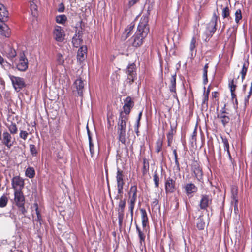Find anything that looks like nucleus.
<instances>
[{"label": "nucleus", "mask_w": 252, "mask_h": 252, "mask_svg": "<svg viewBox=\"0 0 252 252\" xmlns=\"http://www.w3.org/2000/svg\"><path fill=\"white\" fill-rule=\"evenodd\" d=\"M147 23V21L145 18L139 22L136 32L130 39L132 46L138 47L142 44L144 39L149 32V28Z\"/></svg>", "instance_id": "nucleus-1"}, {"label": "nucleus", "mask_w": 252, "mask_h": 252, "mask_svg": "<svg viewBox=\"0 0 252 252\" xmlns=\"http://www.w3.org/2000/svg\"><path fill=\"white\" fill-rule=\"evenodd\" d=\"M128 120V116L124 115V113L120 112L118 123V134L119 141L123 144H125L126 122Z\"/></svg>", "instance_id": "nucleus-2"}, {"label": "nucleus", "mask_w": 252, "mask_h": 252, "mask_svg": "<svg viewBox=\"0 0 252 252\" xmlns=\"http://www.w3.org/2000/svg\"><path fill=\"white\" fill-rule=\"evenodd\" d=\"M13 88L18 92L26 86V84L23 78L16 77L12 75H8Z\"/></svg>", "instance_id": "nucleus-3"}, {"label": "nucleus", "mask_w": 252, "mask_h": 252, "mask_svg": "<svg viewBox=\"0 0 252 252\" xmlns=\"http://www.w3.org/2000/svg\"><path fill=\"white\" fill-rule=\"evenodd\" d=\"M218 17L215 12H214L211 21L207 26L206 32L209 36H212L216 31V26Z\"/></svg>", "instance_id": "nucleus-4"}, {"label": "nucleus", "mask_w": 252, "mask_h": 252, "mask_svg": "<svg viewBox=\"0 0 252 252\" xmlns=\"http://www.w3.org/2000/svg\"><path fill=\"white\" fill-rule=\"evenodd\" d=\"M53 36L56 41L63 42L65 37V33L63 28L59 26H55L53 31Z\"/></svg>", "instance_id": "nucleus-5"}, {"label": "nucleus", "mask_w": 252, "mask_h": 252, "mask_svg": "<svg viewBox=\"0 0 252 252\" xmlns=\"http://www.w3.org/2000/svg\"><path fill=\"white\" fill-rule=\"evenodd\" d=\"M126 205V200L122 199L121 198L118 204V208L117 209L119 225L120 227H121L122 226V223L124 217V211Z\"/></svg>", "instance_id": "nucleus-6"}, {"label": "nucleus", "mask_w": 252, "mask_h": 252, "mask_svg": "<svg viewBox=\"0 0 252 252\" xmlns=\"http://www.w3.org/2000/svg\"><path fill=\"white\" fill-rule=\"evenodd\" d=\"M126 73L127 78L126 80L129 84H131L136 78L135 65L134 63L129 65L126 69Z\"/></svg>", "instance_id": "nucleus-7"}, {"label": "nucleus", "mask_w": 252, "mask_h": 252, "mask_svg": "<svg viewBox=\"0 0 252 252\" xmlns=\"http://www.w3.org/2000/svg\"><path fill=\"white\" fill-rule=\"evenodd\" d=\"M11 184L14 191H21L24 186V181L20 176H17L12 179Z\"/></svg>", "instance_id": "nucleus-8"}, {"label": "nucleus", "mask_w": 252, "mask_h": 252, "mask_svg": "<svg viewBox=\"0 0 252 252\" xmlns=\"http://www.w3.org/2000/svg\"><path fill=\"white\" fill-rule=\"evenodd\" d=\"M15 139L13 138L11 135L7 131L2 133V144L5 146L8 149H10L13 145Z\"/></svg>", "instance_id": "nucleus-9"}, {"label": "nucleus", "mask_w": 252, "mask_h": 252, "mask_svg": "<svg viewBox=\"0 0 252 252\" xmlns=\"http://www.w3.org/2000/svg\"><path fill=\"white\" fill-rule=\"evenodd\" d=\"M124 103L123 111L121 112H123L124 115L127 116L134 106V102L130 96H127L124 100Z\"/></svg>", "instance_id": "nucleus-10"}, {"label": "nucleus", "mask_w": 252, "mask_h": 252, "mask_svg": "<svg viewBox=\"0 0 252 252\" xmlns=\"http://www.w3.org/2000/svg\"><path fill=\"white\" fill-rule=\"evenodd\" d=\"M73 91H77L78 95L82 96L84 89V84L81 79H77L73 84Z\"/></svg>", "instance_id": "nucleus-11"}, {"label": "nucleus", "mask_w": 252, "mask_h": 252, "mask_svg": "<svg viewBox=\"0 0 252 252\" xmlns=\"http://www.w3.org/2000/svg\"><path fill=\"white\" fill-rule=\"evenodd\" d=\"M165 189L166 193H173L176 190L175 181L172 178H168L165 182Z\"/></svg>", "instance_id": "nucleus-12"}, {"label": "nucleus", "mask_w": 252, "mask_h": 252, "mask_svg": "<svg viewBox=\"0 0 252 252\" xmlns=\"http://www.w3.org/2000/svg\"><path fill=\"white\" fill-rule=\"evenodd\" d=\"M28 67V62L27 59L25 57L24 54L21 55L19 62L17 65V68L21 71H24L26 70Z\"/></svg>", "instance_id": "nucleus-13"}, {"label": "nucleus", "mask_w": 252, "mask_h": 252, "mask_svg": "<svg viewBox=\"0 0 252 252\" xmlns=\"http://www.w3.org/2000/svg\"><path fill=\"white\" fill-rule=\"evenodd\" d=\"M211 202L212 198L210 196L206 194L202 195L199 203L200 209L203 210L206 209Z\"/></svg>", "instance_id": "nucleus-14"}, {"label": "nucleus", "mask_w": 252, "mask_h": 252, "mask_svg": "<svg viewBox=\"0 0 252 252\" xmlns=\"http://www.w3.org/2000/svg\"><path fill=\"white\" fill-rule=\"evenodd\" d=\"M176 73L172 75L170 79V83L169 86V89L171 93H173V96L177 99V94L176 93Z\"/></svg>", "instance_id": "nucleus-15"}, {"label": "nucleus", "mask_w": 252, "mask_h": 252, "mask_svg": "<svg viewBox=\"0 0 252 252\" xmlns=\"http://www.w3.org/2000/svg\"><path fill=\"white\" fill-rule=\"evenodd\" d=\"M14 202L16 206L25 204V197L21 191H14Z\"/></svg>", "instance_id": "nucleus-16"}, {"label": "nucleus", "mask_w": 252, "mask_h": 252, "mask_svg": "<svg viewBox=\"0 0 252 252\" xmlns=\"http://www.w3.org/2000/svg\"><path fill=\"white\" fill-rule=\"evenodd\" d=\"M87 48L86 46H81L78 50L77 52V60L80 63L85 60L86 58Z\"/></svg>", "instance_id": "nucleus-17"}, {"label": "nucleus", "mask_w": 252, "mask_h": 252, "mask_svg": "<svg viewBox=\"0 0 252 252\" xmlns=\"http://www.w3.org/2000/svg\"><path fill=\"white\" fill-rule=\"evenodd\" d=\"M137 199V196L129 195V200L128 203L129 205V210L130 212V216L131 217V221L133 220V210L135 206V203Z\"/></svg>", "instance_id": "nucleus-18"}, {"label": "nucleus", "mask_w": 252, "mask_h": 252, "mask_svg": "<svg viewBox=\"0 0 252 252\" xmlns=\"http://www.w3.org/2000/svg\"><path fill=\"white\" fill-rule=\"evenodd\" d=\"M10 33L9 28L4 22H1V23L0 24V34L3 36L9 37Z\"/></svg>", "instance_id": "nucleus-19"}, {"label": "nucleus", "mask_w": 252, "mask_h": 252, "mask_svg": "<svg viewBox=\"0 0 252 252\" xmlns=\"http://www.w3.org/2000/svg\"><path fill=\"white\" fill-rule=\"evenodd\" d=\"M134 28V24L132 23L130 24L125 29L122 35V39L123 40H126L132 33Z\"/></svg>", "instance_id": "nucleus-20"}, {"label": "nucleus", "mask_w": 252, "mask_h": 252, "mask_svg": "<svg viewBox=\"0 0 252 252\" xmlns=\"http://www.w3.org/2000/svg\"><path fill=\"white\" fill-rule=\"evenodd\" d=\"M8 16V12L5 7L0 3V20L1 22H5L7 20Z\"/></svg>", "instance_id": "nucleus-21"}, {"label": "nucleus", "mask_w": 252, "mask_h": 252, "mask_svg": "<svg viewBox=\"0 0 252 252\" xmlns=\"http://www.w3.org/2000/svg\"><path fill=\"white\" fill-rule=\"evenodd\" d=\"M222 17L223 19L225 20L224 22H223V26L222 29H223L226 23V21L231 19L230 15L229 8H228V6L223 7L222 9Z\"/></svg>", "instance_id": "nucleus-22"}, {"label": "nucleus", "mask_w": 252, "mask_h": 252, "mask_svg": "<svg viewBox=\"0 0 252 252\" xmlns=\"http://www.w3.org/2000/svg\"><path fill=\"white\" fill-rule=\"evenodd\" d=\"M141 214L142 225L143 229H145L148 224V218L146 210L143 208L140 209Z\"/></svg>", "instance_id": "nucleus-23"}, {"label": "nucleus", "mask_w": 252, "mask_h": 252, "mask_svg": "<svg viewBox=\"0 0 252 252\" xmlns=\"http://www.w3.org/2000/svg\"><path fill=\"white\" fill-rule=\"evenodd\" d=\"M185 189L187 194H190L196 192L197 190V187L193 183H188L185 187Z\"/></svg>", "instance_id": "nucleus-24"}, {"label": "nucleus", "mask_w": 252, "mask_h": 252, "mask_svg": "<svg viewBox=\"0 0 252 252\" xmlns=\"http://www.w3.org/2000/svg\"><path fill=\"white\" fill-rule=\"evenodd\" d=\"M227 114H224V112H222V113H219L217 115L218 118L220 120L224 127L226 126L230 121V117Z\"/></svg>", "instance_id": "nucleus-25"}, {"label": "nucleus", "mask_w": 252, "mask_h": 252, "mask_svg": "<svg viewBox=\"0 0 252 252\" xmlns=\"http://www.w3.org/2000/svg\"><path fill=\"white\" fill-rule=\"evenodd\" d=\"M192 170L195 177L198 181H201L202 179V171L198 164L194 165L192 167Z\"/></svg>", "instance_id": "nucleus-26"}, {"label": "nucleus", "mask_w": 252, "mask_h": 252, "mask_svg": "<svg viewBox=\"0 0 252 252\" xmlns=\"http://www.w3.org/2000/svg\"><path fill=\"white\" fill-rule=\"evenodd\" d=\"M136 232L138 233V237L139 238V242L140 244L141 245L143 244H145L146 237L144 233L145 229H143V230L142 231L140 228L137 224H136Z\"/></svg>", "instance_id": "nucleus-27"}, {"label": "nucleus", "mask_w": 252, "mask_h": 252, "mask_svg": "<svg viewBox=\"0 0 252 252\" xmlns=\"http://www.w3.org/2000/svg\"><path fill=\"white\" fill-rule=\"evenodd\" d=\"M222 142L223 144V147L225 151L227 152V154L230 160L232 158L229 151V144L227 138L226 137L221 136Z\"/></svg>", "instance_id": "nucleus-28"}, {"label": "nucleus", "mask_w": 252, "mask_h": 252, "mask_svg": "<svg viewBox=\"0 0 252 252\" xmlns=\"http://www.w3.org/2000/svg\"><path fill=\"white\" fill-rule=\"evenodd\" d=\"M116 180L117 186H123L124 182L123 181V175L122 171L118 169L116 175Z\"/></svg>", "instance_id": "nucleus-29"}, {"label": "nucleus", "mask_w": 252, "mask_h": 252, "mask_svg": "<svg viewBox=\"0 0 252 252\" xmlns=\"http://www.w3.org/2000/svg\"><path fill=\"white\" fill-rule=\"evenodd\" d=\"M81 38L82 37L80 35H78L77 34H75L74 35L72 40V43L74 47H78L80 45V44L82 42Z\"/></svg>", "instance_id": "nucleus-30"}, {"label": "nucleus", "mask_w": 252, "mask_h": 252, "mask_svg": "<svg viewBox=\"0 0 252 252\" xmlns=\"http://www.w3.org/2000/svg\"><path fill=\"white\" fill-rule=\"evenodd\" d=\"M231 204L233 203V201L238 202L237 199V195H238V189L236 187L233 186L231 187Z\"/></svg>", "instance_id": "nucleus-31"}, {"label": "nucleus", "mask_w": 252, "mask_h": 252, "mask_svg": "<svg viewBox=\"0 0 252 252\" xmlns=\"http://www.w3.org/2000/svg\"><path fill=\"white\" fill-rule=\"evenodd\" d=\"M249 66V63L248 62H245L243 65V67L241 71H240V74H241L242 80L243 81L244 79L246 74L247 72L248 68Z\"/></svg>", "instance_id": "nucleus-32"}, {"label": "nucleus", "mask_w": 252, "mask_h": 252, "mask_svg": "<svg viewBox=\"0 0 252 252\" xmlns=\"http://www.w3.org/2000/svg\"><path fill=\"white\" fill-rule=\"evenodd\" d=\"M35 174V170L33 167H29L25 171V175L30 178H32Z\"/></svg>", "instance_id": "nucleus-33"}, {"label": "nucleus", "mask_w": 252, "mask_h": 252, "mask_svg": "<svg viewBox=\"0 0 252 252\" xmlns=\"http://www.w3.org/2000/svg\"><path fill=\"white\" fill-rule=\"evenodd\" d=\"M7 128L10 132V134H15L18 132V129L17 127V126L15 123H11L9 125Z\"/></svg>", "instance_id": "nucleus-34"}, {"label": "nucleus", "mask_w": 252, "mask_h": 252, "mask_svg": "<svg viewBox=\"0 0 252 252\" xmlns=\"http://www.w3.org/2000/svg\"><path fill=\"white\" fill-rule=\"evenodd\" d=\"M173 153L174 157L175 163V165H176V170H177V172H179L180 171V163L178 161V155H177L176 149L173 150Z\"/></svg>", "instance_id": "nucleus-35"}, {"label": "nucleus", "mask_w": 252, "mask_h": 252, "mask_svg": "<svg viewBox=\"0 0 252 252\" xmlns=\"http://www.w3.org/2000/svg\"><path fill=\"white\" fill-rule=\"evenodd\" d=\"M8 200L7 197L5 195H3L0 198V208L5 207L7 204Z\"/></svg>", "instance_id": "nucleus-36"}, {"label": "nucleus", "mask_w": 252, "mask_h": 252, "mask_svg": "<svg viewBox=\"0 0 252 252\" xmlns=\"http://www.w3.org/2000/svg\"><path fill=\"white\" fill-rule=\"evenodd\" d=\"M66 17L64 15H58L56 18V22L63 24L66 21Z\"/></svg>", "instance_id": "nucleus-37"}, {"label": "nucleus", "mask_w": 252, "mask_h": 252, "mask_svg": "<svg viewBox=\"0 0 252 252\" xmlns=\"http://www.w3.org/2000/svg\"><path fill=\"white\" fill-rule=\"evenodd\" d=\"M162 147V141L161 139H158L156 143V148H155L156 152L157 153H159L161 151Z\"/></svg>", "instance_id": "nucleus-38"}, {"label": "nucleus", "mask_w": 252, "mask_h": 252, "mask_svg": "<svg viewBox=\"0 0 252 252\" xmlns=\"http://www.w3.org/2000/svg\"><path fill=\"white\" fill-rule=\"evenodd\" d=\"M235 20L236 23H239L240 20L242 19L241 10L240 9H237L235 13Z\"/></svg>", "instance_id": "nucleus-39"}, {"label": "nucleus", "mask_w": 252, "mask_h": 252, "mask_svg": "<svg viewBox=\"0 0 252 252\" xmlns=\"http://www.w3.org/2000/svg\"><path fill=\"white\" fill-rule=\"evenodd\" d=\"M137 186L134 185L131 187L128 194L129 195L137 196Z\"/></svg>", "instance_id": "nucleus-40"}, {"label": "nucleus", "mask_w": 252, "mask_h": 252, "mask_svg": "<svg viewBox=\"0 0 252 252\" xmlns=\"http://www.w3.org/2000/svg\"><path fill=\"white\" fill-rule=\"evenodd\" d=\"M33 207L35 209L36 214L37 215V220L40 222L41 220V215H40V212L38 210V204L37 203H34L33 204Z\"/></svg>", "instance_id": "nucleus-41"}, {"label": "nucleus", "mask_w": 252, "mask_h": 252, "mask_svg": "<svg viewBox=\"0 0 252 252\" xmlns=\"http://www.w3.org/2000/svg\"><path fill=\"white\" fill-rule=\"evenodd\" d=\"M196 226L199 230H203L205 227V222L202 219H198L196 224Z\"/></svg>", "instance_id": "nucleus-42"}, {"label": "nucleus", "mask_w": 252, "mask_h": 252, "mask_svg": "<svg viewBox=\"0 0 252 252\" xmlns=\"http://www.w3.org/2000/svg\"><path fill=\"white\" fill-rule=\"evenodd\" d=\"M30 151L31 154L32 155V156L34 157L37 156V151L34 145H30Z\"/></svg>", "instance_id": "nucleus-43"}, {"label": "nucleus", "mask_w": 252, "mask_h": 252, "mask_svg": "<svg viewBox=\"0 0 252 252\" xmlns=\"http://www.w3.org/2000/svg\"><path fill=\"white\" fill-rule=\"evenodd\" d=\"M196 39L195 37H193L191 39L190 44V46H189L190 50L191 52H193V51L196 47Z\"/></svg>", "instance_id": "nucleus-44"}, {"label": "nucleus", "mask_w": 252, "mask_h": 252, "mask_svg": "<svg viewBox=\"0 0 252 252\" xmlns=\"http://www.w3.org/2000/svg\"><path fill=\"white\" fill-rule=\"evenodd\" d=\"M153 180L154 182L155 187L158 188L159 187V178L156 172L154 173V174L153 175Z\"/></svg>", "instance_id": "nucleus-45"}, {"label": "nucleus", "mask_w": 252, "mask_h": 252, "mask_svg": "<svg viewBox=\"0 0 252 252\" xmlns=\"http://www.w3.org/2000/svg\"><path fill=\"white\" fill-rule=\"evenodd\" d=\"M173 130L171 129L170 131L167 134V138L168 140V146H170L173 140Z\"/></svg>", "instance_id": "nucleus-46"}, {"label": "nucleus", "mask_w": 252, "mask_h": 252, "mask_svg": "<svg viewBox=\"0 0 252 252\" xmlns=\"http://www.w3.org/2000/svg\"><path fill=\"white\" fill-rule=\"evenodd\" d=\"M228 86L230 88V92H233V91H235V89L236 88V85L235 84H234L233 79L231 80L230 81H229Z\"/></svg>", "instance_id": "nucleus-47"}, {"label": "nucleus", "mask_w": 252, "mask_h": 252, "mask_svg": "<svg viewBox=\"0 0 252 252\" xmlns=\"http://www.w3.org/2000/svg\"><path fill=\"white\" fill-rule=\"evenodd\" d=\"M28 136V133L26 131L21 130L19 133V136L20 138L24 140H26Z\"/></svg>", "instance_id": "nucleus-48"}, {"label": "nucleus", "mask_w": 252, "mask_h": 252, "mask_svg": "<svg viewBox=\"0 0 252 252\" xmlns=\"http://www.w3.org/2000/svg\"><path fill=\"white\" fill-rule=\"evenodd\" d=\"M57 60L59 64L62 65L64 63V59L61 54L57 55Z\"/></svg>", "instance_id": "nucleus-49"}, {"label": "nucleus", "mask_w": 252, "mask_h": 252, "mask_svg": "<svg viewBox=\"0 0 252 252\" xmlns=\"http://www.w3.org/2000/svg\"><path fill=\"white\" fill-rule=\"evenodd\" d=\"M252 94V82L251 83V87L250 88V90H249L248 94L247 96V97H245V105H246L247 103H248L249 97Z\"/></svg>", "instance_id": "nucleus-50"}, {"label": "nucleus", "mask_w": 252, "mask_h": 252, "mask_svg": "<svg viewBox=\"0 0 252 252\" xmlns=\"http://www.w3.org/2000/svg\"><path fill=\"white\" fill-rule=\"evenodd\" d=\"M17 206L19 208V210L22 214L25 215L27 213V210L25 208L24 204H22Z\"/></svg>", "instance_id": "nucleus-51"}, {"label": "nucleus", "mask_w": 252, "mask_h": 252, "mask_svg": "<svg viewBox=\"0 0 252 252\" xmlns=\"http://www.w3.org/2000/svg\"><path fill=\"white\" fill-rule=\"evenodd\" d=\"M207 70H203V83L206 84L208 82L207 78Z\"/></svg>", "instance_id": "nucleus-52"}, {"label": "nucleus", "mask_w": 252, "mask_h": 252, "mask_svg": "<svg viewBox=\"0 0 252 252\" xmlns=\"http://www.w3.org/2000/svg\"><path fill=\"white\" fill-rule=\"evenodd\" d=\"M231 204L234 206V211L235 213H237L238 212V202L233 201V203Z\"/></svg>", "instance_id": "nucleus-53"}, {"label": "nucleus", "mask_w": 252, "mask_h": 252, "mask_svg": "<svg viewBox=\"0 0 252 252\" xmlns=\"http://www.w3.org/2000/svg\"><path fill=\"white\" fill-rule=\"evenodd\" d=\"M89 148H90V152L91 156L93 157L94 154V146L93 143L91 144H89Z\"/></svg>", "instance_id": "nucleus-54"}, {"label": "nucleus", "mask_w": 252, "mask_h": 252, "mask_svg": "<svg viewBox=\"0 0 252 252\" xmlns=\"http://www.w3.org/2000/svg\"><path fill=\"white\" fill-rule=\"evenodd\" d=\"M139 126H140V123H136V124H135V126H134V130H135V132L136 133V135L137 136H139V130H138V129H139Z\"/></svg>", "instance_id": "nucleus-55"}, {"label": "nucleus", "mask_w": 252, "mask_h": 252, "mask_svg": "<svg viewBox=\"0 0 252 252\" xmlns=\"http://www.w3.org/2000/svg\"><path fill=\"white\" fill-rule=\"evenodd\" d=\"M139 0H129L128 5L131 7L136 4Z\"/></svg>", "instance_id": "nucleus-56"}, {"label": "nucleus", "mask_w": 252, "mask_h": 252, "mask_svg": "<svg viewBox=\"0 0 252 252\" xmlns=\"http://www.w3.org/2000/svg\"><path fill=\"white\" fill-rule=\"evenodd\" d=\"M204 97L202 100V104H205L206 103L207 104V102L208 100V94H205V93H204Z\"/></svg>", "instance_id": "nucleus-57"}, {"label": "nucleus", "mask_w": 252, "mask_h": 252, "mask_svg": "<svg viewBox=\"0 0 252 252\" xmlns=\"http://www.w3.org/2000/svg\"><path fill=\"white\" fill-rule=\"evenodd\" d=\"M64 6L63 3L60 4L59 7L58 8V11L59 12H63L64 11Z\"/></svg>", "instance_id": "nucleus-58"}, {"label": "nucleus", "mask_w": 252, "mask_h": 252, "mask_svg": "<svg viewBox=\"0 0 252 252\" xmlns=\"http://www.w3.org/2000/svg\"><path fill=\"white\" fill-rule=\"evenodd\" d=\"M158 204V200L157 199H153V201H152V207H156V206H157Z\"/></svg>", "instance_id": "nucleus-59"}, {"label": "nucleus", "mask_w": 252, "mask_h": 252, "mask_svg": "<svg viewBox=\"0 0 252 252\" xmlns=\"http://www.w3.org/2000/svg\"><path fill=\"white\" fill-rule=\"evenodd\" d=\"M142 115V111H140L138 114V118L136 120L137 123H140V121L141 119Z\"/></svg>", "instance_id": "nucleus-60"}, {"label": "nucleus", "mask_w": 252, "mask_h": 252, "mask_svg": "<svg viewBox=\"0 0 252 252\" xmlns=\"http://www.w3.org/2000/svg\"><path fill=\"white\" fill-rule=\"evenodd\" d=\"M5 62H6L5 61L3 58L0 55V64L1 66H3Z\"/></svg>", "instance_id": "nucleus-61"}, {"label": "nucleus", "mask_w": 252, "mask_h": 252, "mask_svg": "<svg viewBox=\"0 0 252 252\" xmlns=\"http://www.w3.org/2000/svg\"><path fill=\"white\" fill-rule=\"evenodd\" d=\"M118 192L119 194H122L123 193V186H117Z\"/></svg>", "instance_id": "nucleus-62"}, {"label": "nucleus", "mask_w": 252, "mask_h": 252, "mask_svg": "<svg viewBox=\"0 0 252 252\" xmlns=\"http://www.w3.org/2000/svg\"><path fill=\"white\" fill-rule=\"evenodd\" d=\"M16 56V51L13 50V51L11 50V54L9 55V56L11 58H14Z\"/></svg>", "instance_id": "nucleus-63"}, {"label": "nucleus", "mask_w": 252, "mask_h": 252, "mask_svg": "<svg viewBox=\"0 0 252 252\" xmlns=\"http://www.w3.org/2000/svg\"><path fill=\"white\" fill-rule=\"evenodd\" d=\"M31 10L32 11V12H33V10H34V11H36V5L34 4H31Z\"/></svg>", "instance_id": "nucleus-64"}]
</instances>
